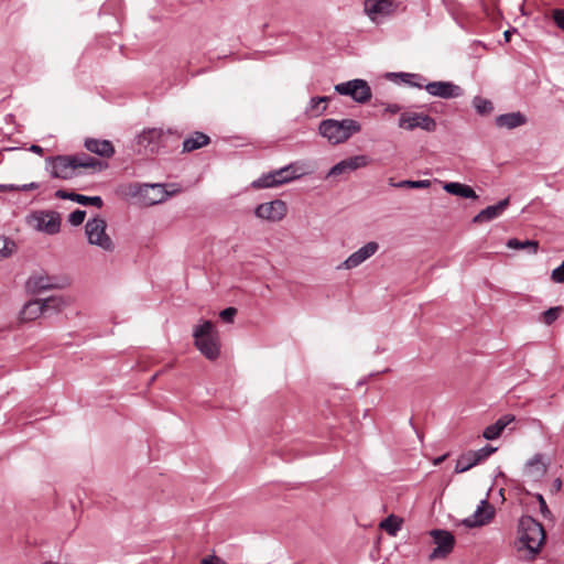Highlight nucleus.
<instances>
[{
	"instance_id": "obj_11",
	"label": "nucleus",
	"mask_w": 564,
	"mask_h": 564,
	"mask_svg": "<svg viewBox=\"0 0 564 564\" xmlns=\"http://www.w3.org/2000/svg\"><path fill=\"white\" fill-rule=\"evenodd\" d=\"M288 212L285 202L275 199L269 203L259 204L254 209V215L258 218L269 221L282 220Z\"/></svg>"
},
{
	"instance_id": "obj_47",
	"label": "nucleus",
	"mask_w": 564,
	"mask_h": 564,
	"mask_svg": "<svg viewBox=\"0 0 564 564\" xmlns=\"http://www.w3.org/2000/svg\"><path fill=\"white\" fill-rule=\"evenodd\" d=\"M273 173L275 175V178L278 180L276 182H278L279 186L283 185V184H286V183H290V178L285 177L283 175V173H284L283 170L278 169V170H274Z\"/></svg>"
},
{
	"instance_id": "obj_18",
	"label": "nucleus",
	"mask_w": 564,
	"mask_h": 564,
	"mask_svg": "<svg viewBox=\"0 0 564 564\" xmlns=\"http://www.w3.org/2000/svg\"><path fill=\"white\" fill-rule=\"evenodd\" d=\"M165 131L161 128L147 129L138 135V143L149 149L151 152H154L159 149Z\"/></svg>"
},
{
	"instance_id": "obj_21",
	"label": "nucleus",
	"mask_w": 564,
	"mask_h": 564,
	"mask_svg": "<svg viewBox=\"0 0 564 564\" xmlns=\"http://www.w3.org/2000/svg\"><path fill=\"white\" fill-rule=\"evenodd\" d=\"M495 123L498 128L516 129L527 123V117L520 111L502 113L496 117Z\"/></svg>"
},
{
	"instance_id": "obj_44",
	"label": "nucleus",
	"mask_w": 564,
	"mask_h": 564,
	"mask_svg": "<svg viewBox=\"0 0 564 564\" xmlns=\"http://www.w3.org/2000/svg\"><path fill=\"white\" fill-rule=\"evenodd\" d=\"M236 314L237 310L235 307H227L220 312L219 316L224 322L231 323Z\"/></svg>"
},
{
	"instance_id": "obj_19",
	"label": "nucleus",
	"mask_w": 564,
	"mask_h": 564,
	"mask_svg": "<svg viewBox=\"0 0 564 564\" xmlns=\"http://www.w3.org/2000/svg\"><path fill=\"white\" fill-rule=\"evenodd\" d=\"M509 206V197L498 202L496 205H491L480 210L474 218L473 223L480 224L490 221L499 217L505 209Z\"/></svg>"
},
{
	"instance_id": "obj_9",
	"label": "nucleus",
	"mask_w": 564,
	"mask_h": 564,
	"mask_svg": "<svg viewBox=\"0 0 564 564\" xmlns=\"http://www.w3.org/2000/svg\"><path fill=\"white\" fill-rule=\"evenodd\" d=\"M399 128L412 131L420 128L427 132L436 130V121L429 115L421 112H403L401 113L398 122Z\"/></svg>"
},
{
	"instance_id": "obj_48",
	"label": "nucleus",
	"mask_w": 564,
	"mask_h": 564,
	"mask_svg": "<svg viewBox=\"0 0 564 564\" xmlns=\"http://www.w3.org/2000/svg\"><path fill=\"white\" fill-rule=\"evenodd\" d=\"M74 194L73 192H66V191H63V189H58L55 192V196L57 198H61V199H69L73 202L74 199Z\"/></svg>"
},
{
	"instance_id": "obj_54",
	"label": "nucleus",
	"mask_w": 564,
	"mask_h": 564,
	"mask_svg": "<svg viewBox=\"0 0 564 564\" xmlns=\"http://www.w3.org/2000/svg\"><path fill=\"white\" fill-rule=\"evenodd\" d=\"M447 457V454H444L437 458L434 459V465H440L442 462H444Z\"/></svg>"
},
{
	"instance_id": "obj_3",
	"label": "nucleus",
	"mask_w": 564,
	"mask_h": 564,
	"mask_svg": "<svg viewBox=\"0 0 564 564\" xmlns=\"http://www.w3.org/2000/svg\"><path fill=\"white\" fill-rule=\"evenodd\" d=\"M360 128L359 122L352 119H326L319 123L318 131L330 143L338 144L348 140L354 133L359 132Z\"/></svg>"
},
{
	"instance_id": "obj_22",
	"label": "nucleus",
	"mask_w": 564,
	"mask_h": 564,
	"mask_svg": "<svg viewBox=\"0 0 564 564\" xmlns=\"http://www.w3.org/2000/svg\"><path fill=\"white\" fill-rule=\"evenodd\" d=\"M516 420L514 415L512 414H506L499 417L494 424L488 425L484 432L482 436L484 438L488 441H492L498 438L503 430L513 421Z\"/></svg>"
},
{
	"instance_id": "obj_28",
	"label": "nucleus",
	"mask_w": 564,
	"mask_h": 564,
	"mask_svg": "<svg viewBox=\"0 0 564 564\" xmlns=\"http://www.w3.org/2000/svg\"><path fill=\"white\" fill-rule=\"evenodd\" d=\"M507 247L516 250L525 249L529 253L535 254L539 250V241L530 239L521 241L517 238H511L507 241Z\"/></svg>"
},
{
	"instance_id": "obj_57",
	"label": "nucleus",
	"mask_w": 564,
	"mask_h": 564,
	"mask_svg": "<svg viewBox=\"0 0 564 564\" xmlns=\"http://www.w3.org/2000/svg\"><path fill=\"white\" fill-rule=\"evenodd\" d=\"M540 469H541V473L545 471V468L543 466Z\"/></svg>"
},
{
	"instance_id": "obj_49",
	"label": "nucleus",
	"mask_w": 564,
	"mask_h": 564,
	"mask_svg": "<svg viewBox=\"0 0 564 564\" xmlns=\"http://www.w3.org/2000/svg\"><path fill=\"white\" fill-rule=\"evenodd\" d=\"M199 564H226V563L223 560H220L219 557L213 555V556L202 560V562Z\"/></svg>"
},
{
	"instance_id": "obj_52",
	"label": "nucleus",
	"mask_w": 564,
	"mask_h": 564,
	"mask_svg": "<svg viewBox=\"0 0 564 564\" xmlns=\"http://www.w3.org/2000/svg\"><path fill=\"white\" fill-rule=\"evenodd\" d=\"M535 465H541V455H535L533 458H531L528 463H527V467L528 468H531Z\"/></svg>"
},
{
	"instance_id": "obj_34",
	"label": "nucleus",
	"mask_w": 564,
	"mask_h": 564,
	"mask_svg": "<svg viewBox=\"0 0 564 564\" xmlns=\"http://www.w3.org/2000/svg\"><path fill=\"white\" fill-rule=\"evenodd\" d=\"M473 106L479 115H488L494 110L492 102L489 99L482 98L480 96H476L473 99Z\"/></svg>"
},
{
	"instance_id": "obj_10",
	"label": "nucleus",
	"mask_w": 564,
	"mask_h": 564,
	"mask_svg": "<svg viewBox=\"0 0 564 564\" xmlns=\"http://www.w3.org/2000/svg\"><path fill=\"white\" fill-rule=\"evenodd\" d=\"M54 178L69 180L77 175L72 155H57L46 160Z\"/></svg>"
},
{
	"instance_id": "obj_35",
	"label": "nucleus",
	"mask_w": 564,
	"mask_h": 564,
	"mask_svg": "<svg viewBox=\"0 0 564 564\" xmlns=\"http://www.w3.org/2000/svg\"><path fill=\"white\" fill-rule=\"evenodd\" d=\"M283 170V175L290 178V182L300 178L305 174L303 167L299 163H291L281 167Z\"/></svg>"
},
{
	"instance_id": "obj_51",
	"label": "nucleus",
	"mask_w": 564,
	"mask_h": 564,
	"mask_svg": "<svg viewBox=\"0 0 564 564\" xmlns=\"http://www.w3.org/2000/svg\"><path fill=\"white\" fill-rule=\"evenodd\" d=\"M18 185L15 184H0V192H17Z\"/></svg>"
},
{
	"instance_id": "obj_1",
	"label": "nucleus",
	"mask_w": 564,
	"mask_h": 564,
	"mask_svg": "<svg viewBox=\"0 0 564 564\" xmlns=\"http://www.w3.org/2000/svg\"><path fill=\"white\" fill-rule=\"evenodd\" d=\"M194 345L208 360H216L220 355L218 332L210 321H204L193 329Z\"/></svg>"
},
{
	"instance_id": "obj_12",
	"label": "nucleus",
	"mask_w": 564,
	"mask_h": 564,
	"mask_svg": "<svg viewBox=\"0 0 564 564\" xmlns=\"http://www.w3.org/2000/svg\"><path fill=\"white\" fill-rule=\"evenodd\" d=\"M425 90L431 95L444 99L463 96V88L452 82H431L425 85Z\"/></svg>"
},
{
	"instance_id": "obj_56",
	"label": "nucleus",
	"mask_w": 564,
	"mask_h": 564,
	"mask_svg": "<svg viewBox=\"0 0 564 564\" xmlns=\"http://www.w3.org/2000/svg\"><path fill=\"white\" fill-rule=\"evenodd\" d=\"M561 486H562V481H561V479H558V478H557V479L554 481V487H555L557 490H560V489H561Z\"/></svg>"
},
{
	"instance_id": "obj_20",
	"label": "nucleus",
	"mask_w": 564,
	"mask_h": 564,
	"mask_svg": "<svg viewBox=\"0 0 564 564\" xmlns=\"http://www.w3.org/2000/svg\"><path fill=\"white\" fill-rule=\"evenodd\" d=\"M84 145L89 152L102 158H111L115 153V148L109 140L88 138L85 140Z\"/></svg>"
},
{
	"instance_id": "obj_26",
	"label": "nucleus",
	"mask_w": 564,
	"mask_h": 564,
	"mask_svg": "<svg viewBox=\"0 0 564 564\" xmlns=\"http://www.w3.org/2000/svg\"><path fill=\"white\" fill-rule=\"evenodd\" d=\"M45 312V304L41 300L29 301L20 312V318L23 322L34 321Z\"/></svg>"
},
{
	"instance_id": "obj_14",
	"label": "nucleus",
	"mask_w": 564,
	"mask_h": 564,
	"mask_svg": "<svg viewBox=\"0 0 564 564\" xmlns=\"http://www.w3.org/2000/svg\"><path fill=\"white\" fill-rule=\"evenodd\" d=\"M378 248L379 246L375 241L366 243L360 249L351 253L340 265H338V269L350 270L358 267L367 259H369L371 256H373L377 252Z\"/></svg>"
},
{
	"instance_id": "obj_32",
	"label": "nucleus",
	"mask_w": 564,
	"mask_h": 564,
	"mask_svg": "<svg viewBox=\"0 0 564 564\" xmlns=\"http://www.w3.org/2000/svg\"><path fill=\"white\" fill-rule=\"evenodd\" d=\"M278 180L275 178V175L273 171L261 175L259 178L252 182L251 186L253 188H270V187H276L279 186Z\"/></svg>"
},
{
	"instance_id": "obj_40",
	"label": "nucleus",
	"mask_w": 564,
	"mask_h": 564,
	"mask_svg": "<svg viewBox=\"0 0 564 564\" xmlns=\"http://www.w3.org/2000/svg\"><path fill=\"white\" fill-rule=\"evenodd\" d=\"M86 212L83 209H76L68 215V221L72 226H79L84 223Z\"/></svg>"
},
{
	"instance_id": "obj_42",
	"label": "nucleus",
	"mask_w": 564,
	"mask_h": 564,
	"mask_svg": "<svg viewBox=\"0 0 564 564\" xmlns=\"http://www.w3.org/2000/svg\"><path fill=\"white\" fill-rule=\"evenodd\" d=\"M552 18L558 29L564 31V9L553 10Z\"/></svg>"
},
{
	"instance_id": "obj_27",
	"label": "nucleus",
	"mask_w": 564,
	"mask_h": 564,
	"mask_svg": "<svg viewBox=\"0 0 564 564\" xmlns=\"http://www.w3.org/2000/svg\"><path fill=\"white\" fill-rule=\"evenodd\" d=\"M387 77L388 78H400V80L405 84V85H409L411 87H415V88H424L425 89V85H426V78L421 75V74H415V73H389L387 74Z\"/></svg>"
},
{
	"instance_id": "obj_36",
	"label": "nucleus",
	"mask_w": 564,
	"mask_h": 564,
	"mask_svg": "<svg viewBox=\"0 0 564 564\" xmlns=\"http://www.w3.org/2000/svg\"><path fill=\"white\" fill-rule=\"evenodd\" d=\"M41 301L42 304H45V312L50 310L54 312H59L62 307L66 305L65 300L61 296H51Z\"/></svg>"
},
{
	"instance_id": "obj_45",
	"label": "nucleus",
	"mask_w": 564,
	"mask_h": 564,
	"mask_svg": "<svg viewBox=\"0 0 564 564\" xmlns=\"http://www.w3.org/2000/svg\"><path fill=\"white\" fill-rule=\"evenodd\" d=\"M536 499L539 501L540 512L543 514L544 518L550 517L551 511L549 510L546 501L544 500L543 496L541 494H538Z\"/></svg>"
},
{
	"instance_id": "obj_13",
	"label": "nucleus",
	"mask_w": 564,
	"mask_h": 564,
	"mask_svg": "<svg viewBox=\"0 0 564 564\" xmlns=\"http://www.w3.org/2000/svg\"><path fill=\"white\" fill-rule=\"evenodd\" d=\"M494 516V507L487 500H481L476 511L470 517L463 520V524L467 528L480 527L489 523Z\"/></svg>"
},
{
	"instance_id": "obj_6",
	"label": "nucleus",
	"mask_w": 564,
	"mask_h": 564,
	"mask_svg": "<svg viewBox=\"0 0 564 564\" xmlns=\"http://www.w3.org/2000/svg\"><path fill=\"white\" fill-rule=\"evenodd\" d=\"M133 195L138 196L145 206H153L165 202L172 193L166 191L164 184H140L135 186Z\"/></svg>"
},
{
	"instance_id": "obj_46",
	"label": "nucleus",
	"mask_w": 564,
	"mask_h": 564,
	"mask_svg": "<svg viewBox=\"0 0 564 564\" xmlns=\"http://www.w3.org/2000/svg\"><path fill=\"white\" fill-rule=\"evenodd\" d=\"M39 187H40L39 183L31 182V183H28V184L18 185L17 192H29V191L37 189Z\"/></svg>"
},
{
	"instance_id": "obj_15",
	"label": "nucleus",
	"mask_w": 564,
	"mask_h": 564,
	"mask_svg": "<svg viewBox=\"0 0 564 564\" xmlns=\"http://www.w3.org/2000/svg\"><path fill=\"white\" fill-rule=\"evenodd\" d=\"M61 288H63V285L57 283L54 276H48L46 274H34L26 281V289L33 294Z\"/></svg>"
},
{
	"instance_id": "obj_16",
	"label": "nucleus",
	"mask_w": 564,
	"mask_h": 564,
	"mask_svg": "<svg viewBox=\"0 0 564 564\" xmlns=\"http://www.w3.org/2000/svg\"><path fill=\"white\" fill-rule=\"evenodd\" d=\"M395 4L393 0H366L365 12L371 21H376L378 15L387 17L394 12Z\"/></svg>"
},
{
	"instance_id": "obj_23",
	"label": "nucleus",
	"mask_w": 564,
	"mask_h": 564,
	"mask_svg": "<svg viewBox=\"0 0 564 564\" xmlns=\"http://www.w3.org/2000/svg\"><path fill=\"white\" fill-rule=\"evenodd\" d=\"M75 170L77 169H90L94 172H100L105 170L108 164L97 160L86 153H77L73 154Z\"/></svg>"
},
{
	"instance_id": "obj_39",
	"label": "nucleus",
	"mask_w": 564,
	"mask_h": 564,
	"mask_svg": "<svg viewBox=\"0 0 564 564\" xmlns=\"http://www.w3.org/2000/svg\"><path fill=\"white\" fill-rule=\"evenodd\" d=\"M497 451V447H492L491 445H485L484 447L477 449V451H470L475 458L478 459V464L486 458H488L491 454H494Z\"/></svg>"
},
{
	"instance_id": "obj_55",
	"label": "nucleus",
	"mask_w": 564,
	"mask_h": 564,
	"mask_svg": "<svg viewBox=\"0 0 564 564\" xmlns=\"http://www.w3.org/2000/svg\"><path fill=\"white\" fill-rule=\"evenodd\" d=\"M503 36H505V40L507 42H509L510 41V36H511V32L509 30L505 31Z\"/></svg>"
},
{
	"instance_id": "obj_4",
	"label": "nucleus",
	"mask_w": 564,
	"mask_h": 564,
	"mask_svg": "<svg viewBox=\"0 0 564 564\" xmlns=\"http://www.w3.org/2000/svg\"><path fill=\"white\" fill-rule=\"evenodd\" d=\"M25 223L34 230L52 236L59 232L62 218L55 210L39 209L31 212L25 217Z\"/></svg>"
},
{
	"instance_id": "obj_29",
	"label": "nucleus",
	"mask_w": 564,
	"mask_h": 564,
	"mask_svg": "<svg viewBox=\"0 0 564 564\" xmlns=\"http://www.w3.org/2000/svg\"><path fill=\"white\" fill-rule=\"evenodd\" d=\"M329 99L330 97L328 96L311 98L310 105L306 108V113L311 117L322 116L326 110V106L321 107V104H326Z\"/></svg>"
},
{
	"instance_id": "obj_5",
	"label": "nucleus",
	"mask_w": 564,
	"mask_h": 564,
	"mask_svg": "<svg viewBox=\"0 0 564 564\" xmlns=\"http://www.w3.org/2000/svg\"><path fill=\"white\" fill-rule=\"evenodd\" d=\"M107 223L104 218L97 216L89 219L85 225V232L90 245L98 246L105 251L111 252L115 245L106 232Z\"/></svg>"
},
{
	"instance_id": "obj_7",
	"label": "nucleus",
	"mask_w": 564,
	"mask_h": 564,
	"mask_svg": "<svg viewBox=\"0 0 564 564\" xmlns=\"http://www.w3.org/2000/svg\"><path fill=\"white\" fill-rule=\"evenodd\" d=\"M436 547L429 555L430 561L446 558L454 550L455 536L447 530L433 529L430 531Z\"/></svg>"
},
{
	"instance_id": "obj_24",
	"label": "nucleus",
	"mask_w": 564,
	"mask_h": 564,
	"mask_svg": "<svg viewBox=\"0 0 564 564\" xmlns=\"http://www.w3.org/2000/svg\"><path fill=\"white\" fill-rule=\"evenodd\" d=\"M210 143V138L200 131L193 132L188 138L183 141L182 152L188 153L206 147Z\"/></svg>"
},
{
	"instance_id": "obj_43",
	"label": "nucleus",
	"mask_w": 564,
	"mask_h": 564,
	"mask_svg": "<svg viewBox=\"0 0 564 564\" xmlns=\"http://www.w3.org/2000/svg\"><path fill=\"white\" fill-rule=\"evenodd\" d=\"M551 279L556 283H564V261L552 271Z\"/></svg>"
},
{
	"instance_id": "obj_50",
	"label": "nucleus",
	"mask_w": 564,
	"mask_h": 564,
	"mask_svg": "<svg viewBox=\"0 0 564 564\" xmlns=\"http://www.w3.org/2000/svg\"><path fill=\"white\" fill-rule=\"evenodd\" d=\"M384 110L390 113H397V112L401 111V106L398 104H389V105H387Z\"/></svg>"
},
{
	"instance_id": "obj_25",
	"label": "nucleus",
	"mask_w": 564,
	"mask_h": 564,
	"mask_svg": "<svg viewBox=\"0 0 564 564\" xmlns=\"http://www.w3.org/2000/svg\"><path fill=\"white\" fill-rule=\"evenodd\" d=\"M443 189L451 195L459 196L463 198H468V199H477L478 198V195L476 194V192L474 191L473 187H470L469 185L459 183V182L444 183Z\"/></svg>"
},
{
	"instance_id": "obj_31",
	"label": "nucleus",
	"mask_w": 564,
	"mask_h": 564,
	"mask_svg": "<svg viewBox=\"0 0 564 564\" xmlns=\"http://www.w3.org/2000/svg\"><path fill=\"white\" fill-rule=\"evenodd\" d=\"M478 464V459L475 458V455L469 451L466 454H463L456 462L455 473L460 474L469 470L474 466Z\"/></svg>"
},
{
	"instance_id": "obj_30",
	"label": "nucleus",
	"mask_w": 564,
	"mask_h": 564,
	"mask_svg": "<svg viewBox=\"0 0 564 564\" xmlns=\"http://www.w3.org/2000/svg\"><path fill=\"white\" fill-rule=\"evenodd\" d=\"M402 527V519L390 514L381 521L380 528L383 529L389 535L395 536Z\"/></svg>"
},
{
	"instance_id": "obj_53",
	"label": "nucleus",
	"mask_w": 564,
	"mask_h": 564,
	"mask_svg": "<svg viewBox=\"0 0 564 564\" xmlns=\"http://www.w3.org/2000/svg\"><path fill=\"white\" fill-rule=\"evenodd\" d=\"M30 150L34 153L41 154L43 152V149L40 145H31Z\"/></svg>"
},
{
	"instance_id": "obj_33",
	"label": "nucleus",
	"mask_w": 564,
	"mask_h": 564,
	"mask_svg": "<svg viewBox=\"0 0 564 564\" xmlns=\"http://www.w3.org/2000/svg\"><path fill=\"white\" fill-rule=\"evenodd\" d=\"M73 202H76L84 206L91 205L97 208H101L104 205V200L100 196H86V195H82V194H77V193L74 194Z\"/></svg>"
},
{
	"instance_id": "obj_2",
	"label": "nucleus",
	"mask_w": 564,
	"mask_h": 564,
	"mask_svg": "<svg viewBox=\"0 0 564 564\" xmlns=\"http://www.w3.org/2000/svg\"><path fill=\"white\" fill-rule=\"evenodd\" d=\"M519 542L533 555L538 554L545 541L543 525L531 516H523L518 525Z\"/></svg>"
},
{
	"instance_id": "obj_38",
	"label": "nucleus",
	"mask_w": 564,
	"mask_h": 564,
	"mask_svg": "<svg viewBox=\"0 0 564 564\" xmlns=\"http://www.w3.org/2000/svg\"><path fill=\"white\" fill-rule=\"evenodd\" d=\"M562 311L561 306L550 307L542 314V322L545 325H552L560 316V313Z\"/></svg>"
},
{
	"instance_id": "obj_37",
	"label": "nucleus",
	"mask_w": 564,
	"mask_h": 564,
	"mask_svg": "<svg viewBox=\"0 0 564 564\" xmlns=\"http://www.w3.org/2000/svg\"><path fill=\"white\" fill-rule=\"evenodd\" d=\"M391 185L394 187H399V188H402V187L427 188L431 186V181L430 180H420V181L405 180V181H401L399 183H393Z\"/></svg>"
},
{
	"instance_id": "obj_8",
	"label": "nucleus",
	"mask_w": 564,
	"mask_h": 564,
	"mask_svg": "<svg viewBox=\"0 0 564 564\" xmlns=\"http://www.w3.org/2000/svg\"><path fill=\"white\" fill-rule=\"evenodd\" d=\"M335 91L339 95L350 96L355 101L365 104L371 98V89L364 79H352L346 83L337 84Z\"/></svg>"
},
{
	"instance_id": "obj_17",
	"label": "nucleus",
	"mask_w": 564,
	"mask_h": 564,
	"mask_svg": "<svg viewBox=\"0 0 564 564\" xmlns=\"http://www.w3.org/2000/svg\"><path fill=\"white\" fill-rule=\"evenodd\" d=\"M368 164V158L366 155H356L343 160L335 164L328 172V176H337L345 173H350L359 167H364Z\"/></svg>"
},
{
	"instance_id": "obj_41",
	"label": "nucleus",
	"mask_w": 564,
	"mask_h": 564,
	"mask_svg": "<svg viewBox=\"0 0 564 564\" xmlns=\"http://www.w3.org/2000/svg\"><path fill=\"white\" fill-rule=\"evenodd\" d=\"M13 242L4 237H0V258H7L11 254Z\"/></svg>"
}]
</instances>
